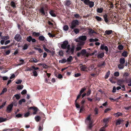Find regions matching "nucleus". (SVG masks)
<instances>
[{"mask_svg":"<svg viewBox=\"0 0 131 131\" xmlns=\"http://www.w3.org/2000/svg\"><path fill=\"white\" fill-rule=\"evenodd\" d=\"M68 44V42L67 40H65L63 42L62 44H61V47L62 49H67L66 51V53L73 54L74 53L75 46L74 45H72L71 48H70V45Z\"/></svg>","mask_w":131,"mask_h":131,"instance_id":"nucleus-1","label":"nucleus"},{"mask_svg":"<svg viewBox=\"0 0 131 131\" xmlns=\"http://www.w3.org/2000/svg\"><path fill=\"white\" fill-rule=\"evenodd\" d=\"M16 1H11L10 3V5L12 7H9V12L10 13H13L14 14H16L17 13V11H16Z\"/></svg>","mask_w":131,"mask_h":131,"instance_id":"nucleus-2","label":"nucleus"},{"mask_svg":"<svg viewBox=\"0 0 131 131\" xmlns=\"http://www.w3.org/2000/svg\"><path fill=\"white\" fill-rule=\"evenodd\" d=\"M48 9V6L47 4L42 5L40 8L39 11L41 15L43 16L45 15V13Z\"/></svg>","mask_w":131,"mask_h":131,"instance_id":"nucleus-3","label":"nucleus"},{"mask_svg":"<svg viewBox=\"0 0 131 131\" xmlns=\"http://www.w3.org/2000/svg\"><path fill=\"white\" fill-rule=\"evenodd\" d=\"M79 24V21L77 20H72L71 23V25H70V28L73 29L75 28L77 26H78Z\"/></svg>","mask_w":131,"mask_h":131,"instance_id":"nucleus-4","label":"nucleus"},{"mask_svg":"<svg viewBox=\"0 0 131 131\" xmlns=\"http://www.w3.org/2000/svg\"><path fill=\"white\" fill-rule=\"evenodd\" d=\"M9 38V36L7 35V36H3L1 38L2 40H1L0 42L1 45H3L5 41L8 39Z\"/></svg>","mask_w":131,"mask_h":131,"instance_id":"nucleus-5","label":"nucleus"},{"mask_svg":"<svg viewBox=\"0 0 131 131\" xmlns=\"http://www.w3.org/2000/svg\"><path fill=\"white\" fill-rule=\"evenodd\" d=\"M86 51L85 49H83L81 50L80 52H78L77 53V55L78 57H79L81 55L83 56L85 55L86 53Z\"/></svg>","mask_w":131,"mask_h":131,"instance_id":"nucleus-6","label":"nucleus"},{"mask_svg":"<svg viewBox=\"0 0 131 131\" xmlns=\"http://www.w3.org/2000/svg\"><path fill=\"white\" fill-rule=\"evenodd\" d=\"M14 39L18 42H20L22 39V38L19 34H17L15 36Z\"/></svg>","mask_w":131,"mask_h":131,"instance_id":"nucleus-7","label":"nucleus"},{"mask_svg":"<svg viewBox=\"0 0 131 131\" xmlns=\"http://www.w3.org/2000/svg\"><path fill=\"white\" fill-rule=\"evenodd\" d=\"M100 49L102 50H105L106 52V54H107L108 50L107 47L106 46H105L104 44H102L101 45L100 47Z\"/></svg>","mask_w":131,"mask_h":131,"instance_id":"nucleus-8","label":"nucleus"},{"mask_svg":"<svg viewBox=\"0 0 131 131\" xmlns=\"http://www.w3.org/2000/svg\"><path fill=\"white\" fill-rule=\"evenodd\" d=\"M13 106V105L12 104L9 105L7 107L6 110V112L8 113H10L12 110Z\"/></svg>","mask_w":131,"mask_h":131,"instance_id":"nucleus-9","label":"nucleus"},{"mask_svg":"<svg viewBox=\"0 0 131 131\" xmlns=\"http://www.w3.org/2000/svg\"><path fill=\"white\" fill-rule=\"evenodd\" d=\"M80 65H82L80 67V70L81 71H88L86 70L87 67L85 65H82V64H81Z\"/></svg>","mask_w":131,"mask_h":131,"instance_id":"nucleus-10","label":"nucleus"},{"mask_svg":"<svg viewBox=\"0 0 131 131\" xmlns=\"http://www.w3.org/2000/svg\"><path fill=\"white\" fill-rule=\"evenodd\" d=\"M49 13L52 17H55L56 16V12L54 10H50L49 12Z\"/></svg>","mask_w":131,"mask_h":131,"instance_id":"nucleus-11","label":"nucleus"},{"mask_svg":"<svg viewBox=\"0 0 131 131\" xmlns=\"http://www.w3.org/2000/svg\"><path fill=\"white\" fill-rule=\"evenodd\" d=\"M64 3V5L66 7H69L71 4V2L69 0H67Z\"/></svg>","mask_w":131,"mask_h":131,"instance_id":"nucleus-12","label":"nucleus"},{"mask_svg":"<svg viewBox=\"0 0 131 131\" xmlns=\"http://www.w3.org/2000/svg\"><path fill=\"white\" fill-rule=\"evenodd\" d=\"M125 81V80L123 79L118 80L117 81V84L119 86H121L122 84Z\"/></svg>","mask_w":131,"mask_h":131,"instance_id":"nucleus-13","label":"nucleus"},{"mask_svg":"<svg viewBox=\"0 0 131 131\" xmlns=\"http://www.w3.org/2000/svg\"><path fill=\"white\" fill-rule=\"evenodd\" d=\"M103 17L104 19V21L106 23H108L109 22V20L108 18V16L107 14H105L104 15H103Z\"/></svg>","mask_w":131,"mask_h":131,"instance_id":"nucleus-14","label":"nucleus"},{"mask_svg":"<svg viewBox=\"0 0 131 131\" xmlns=\"http://www.w3.org/2000/svg\"><path fill=\"white\" fill-rule=\"evenodd\" d=\"M94 2L92 1H90L87 5L89 6V7L91 8L94 6Z\"/></svg>","mask_w":131,"mask_h":131,"instance_id":"nucleus-15","label":"nucleus"},{"mask_svg":"<svg viewBox=\"0 0 131 131\" xmlns=\"http://www.w3.org/2000/svg\"><path fill=\"white\" fill-rule=\"evenodd\" d=\"M123 115V114L122 113L119 112H118L117 113L113 114L114 116L116 117H118L120 116H122Z\"/></svg>","mask_w":131,"mask_h":131,"instance_id":"nucleus-16","label":"nucleus"},{"mask_svg":"<svg viewBox=\"0 0 131 131\" xmlns=\"http://www.w3.org/2000/svg\"><path fill=\"white\" fill-rule=\"evenodd\" d=\"M129 75V74L127 72L125 73L123 75V77L125 79V81L127 82V78L128 76Z\"/></svg>","mask_w":131,"mask_h":131,"instance_id":"nucleus-17","label":"nucleus"},{"mask_svg":"<svg viewBox=\"0 0 131 131\" xmlns=\"http://www.w3.org/2000/svg\"><path fill=\"white\" fill-rule=\"evenodd\" d=\"M124 121L123 120L119 118L117 120L116 123V125H119L121 124V122H123Z\"/></svg>","mask_w":131,"mask_h":131,"instance_id":"nucleus-18","label":"nucleus"},{"mask_svg":"<svg viewBox=\"0 0 131 131\" xmlns=\"http://www.w3.org/2000/svg\"><path fill=\"white\" fill-rule=\"evenodd\" d=\"M29 61L30 62L36 63L38 62L39 60H37L35 58H33L30 59Z\"/></svg>","mask_w":131,"mask_h":131,"instance_id":"nucleus-19","label":"nucleus"},{"mask_svg":"<svg viewBox=\"0 0 131 131\" xmlns=\"http://www.w3.org/2000/svg\"><path fill=\"white\" fill-rule=\"evenodd\" d=\"M79 39L81 40L85 41L86 40L87 38L86 36H83L80 37Z\"/></svg>","mask_w":131,"mask_h":131,"instance_id":"nucleus-20","label":"nucleus"},{"mask_svg":"<svg viewBox=\"0 0 131 131\" xmlns=\"http://www.w3.org/2000/svg\"><path fill=\"white\" fill-rule=\"evenodd\" d=\"M28 110H33L34 112H37L38 111V108L35 106H32L30 107L29 108Z\"/></svg>","mask_w":131,"mask_h":131,"instance_id":"nucleus-21","label":"nucleus"},{"mask_svg":"<svg viewBox=\"0 0 131 131\" xmlns=\"http://www.w3.org/2000/svg\"><path fill=\"white\" fill-rule=\"evenodd\" d=\"M104 52H102L97 55V57L99 59L103 57H104Z\"/></svg>","mask_w":131,"mask_h":131,"instance_id":"nucleus-22","label":"nucleus"},{"mask_svg":"<svg viewBox=\"0 0 131 131\" xmlns=\"http://www.w3.org/2000/svg\"><path fill=\"white\" fill-rule=\"evenodd\" d=\"M119 61L120 63L124 64L125 62V60L124 58H122L119 59Z\"/></svg>","mask_w":131,"mask_h":131,"instance_id":"nucleus-23","label":"nucleus"},{"mask_svg":"<svg viewBox=\"0 0 131 131\" xmlns=\"http://www.w3.org/2000/svg\"><path fill=\"white\" fill-rule=\"evenodd\" d=\"M103 10V8H98L97 9V12L98 13H102Z\"/></svg>","mask_w":131,"mask_h":131,"instance_id":"nucleus-24","label":"nucleus"},{"mask_svg":"<svg viewBox=\"0 0 131 131\" xmlns=\"http://www.w3.org/2000/svg\"><path fill=\"white\" fill-rule=\"evenodd\" d=\"M124 67V66L123 64L120 63L118 65V68L119 69H122Z\"/></svg>","mask_w":131,"mask_h":131,"instance_id":"nucleus-25","label":"nucleus"},{"mask_svg":"<svg viewBox=\"0 0 131 131\" xmlns=\"http://www.w3.org/2000/svg\"><path fill=\"white\" fill-rule=\"evenodd\" d=\"M122 56L125 57H126L128 55V52L127 51H124L122 53Z\"/></svg>","mask_w":131,"mask_h":131,"instance_id":"nucleus-26","label":"nucleus"},{"mask_svg":"<svg viewBox=\"0 0 131 131\" xmlns=\"http://www.w3.org/2000/svg\"><path fill=\"white\" fill-rule=\"evenodd\" d=\"M89 34H93V33H95L96 34V32L94 31V30H93L92 29H89Z\"/></svg>","mask_w":131,"mask_h":131,"instance_id":"nucleus-27","label":"nucleus"},{"mask_svg":"<svg viewBox=\"0 0 131 131\" xmlns=\"http://www.w3.org/2000/svg\"><path fill=\"white\" fill-rule=\"evenodd\" d=\"M95 18L97 21H102L103 20V19L102 18L97 16L95 17Z\"/></svg>","mask_w":131,"mask_h":131,"instance_id":"nucleus-28","label":"nucleus"},{"mask_svg":"<svg viewBox=\"0 0 131 131\" xmlns=\"http://www.w3.org/2000/svg\"><path fill=\"white\" fill-rule=\"evenodd\" d=\"M73 29V31H74V33L76 34H78L80 31L79 29L77 28H74Z\"/></svg>","mask_w":131,"mask_h":131,"instance_id":"nucleus-29","label":"nucleus"},{"mask_svg":"<svg viewBox=\"0 0 131 131\" xmlns=\"http://www.w3.org/2000/svg\"><path fill=\"white\" fill-rule=\"evenodd\" d=\"M112 31L110 30H106L105 32V33L107 35H110L112 33Z\"/></svg>","mask_w":131,"mask_h":131,"instance_id":"nucleus-30","label":"nucleus"},{"mask_svg":"<svg viewBox=\"0 0 131 131\" xmlns=\"http://www.w3.org/2000/svg\"><path fill=\"white\" fill-rule=\"evenodd\" d=\"M41 41H43L45 39V37L43 36H40L38 38Z\"/></svg>","mask_w":131,"mask_h":131,"instance_id":"nucleus-31","label":"nucleus"},{"mask_svg":"<svg viewBox=\"0 0 131 131\" xmlns=\"http://www.w3.org/2000/svg\"><path fill=\"white\" fill-rule=\"evenodd\" d=\"M109 121V118H105L103 119V122L105 124H107Z\"/></svg>","mask_w":131,"mask_h":131,"instance_id":"nucleus-32","label":"nucleus"},{"mask_svg":"<svg viewBox=\"0 0 131 131\" xmlns=\"http://www.w3.org/2000/svg\"><path fill=\"white\" fill-rule=\"evenodd\" d=\"M41 66H42L44 68L47 69L48 68V66L46 64L44 63H40L39 64Z\"/></svg>","mask_w":131,"mask_h":131,"instance_id":"nucleus-33","label":"nucleus"},{"mask_svg":"<svg viewBox=\"0 0 131 131\" xmlns=\"http://www.w3.org/2000/svg\"><path fill=\"white\" fill-rule=\"evenodd\" d=\"M85 110L84 106V105H82L80 109L79 112V113H81Z\"/></svg>","mask_w":131,"mask_h":131,"instance_id":"nucleus-34","label":"nucleus"},{"mask_svg":"<svg viewBox=\"0 0 131 131\" xmlns=\"http://www.w3.org/2000/svg\"><path fill=\"white\" fill-rule=\"evenodd\" d=\"M73 58L71 56H70L69 58H67V61L68 62H71Z\"/></svg>","mask_w":131,"mask_h":131,"instance_id":"nucleus-35","label":"nucleus"},{"mask_svg":"<svg viewBox=\"0 0 131 131\" xmlns=\"http://www.w3.org/2000/svg\"><path fill=\"white\" fill-rule=\"evenodd\" d=\"M69 29V27L67 25H65L63 27V30L65 31H67Z\"/></svg>","mask_w":131,"mask_h":131,"instance_id":"nucleus-36","label":"nucleus"},{"mask_svg":"<svg viewBox=\"0 0 131 131\" xmlns=\"http://www.w3.org/2000/svg\"><path fill=\"white\" fill-rule=\"evenodd\" d=\"M25 102V99H23L19 101L18 102V103L19 105H21L23 102Z\"/></svg>","mask_w":131,"mask_h":131,"instance_id":"nucleus-37","label":"nucleus"},{"mask_svg":"<svg viewBox=\"0 0 131 131\" xmlns=\"http://www.w3.org/2000/svg\"><path fill=\"white\" fill-rule=\"evenodd\" d=\"M32 38V37L31 36H29L27 37L26 39V40L28 42H30L31 41Z\"/></svg>","mask_w":131,"mask_h":131,"instance_id":"nucleus-38","label":"nucleus"},{"mask_svg":"<svg viewBox=\"0 0 131 131\" xmlns=\"http://www.w3.org/2000/svg\"><path fill=\"white\" fill-rule=\"evenodd\" d=\"M34 48L35 50H38L39 52L40 53H42L43 52L42 50L40 48H38L37 47H34Z\"/></svg>","mask_w":131,"mask_h":131,"instance_id":"nucleus-39","label":"nucleus"},{"mask_svg":"<svg viewBox=\"0 0 131 131\" xmlns=\"http://www.w3.org/2000/svg\"><path fill=\"white\" fill-rule=\"evenodd\" d=\"M35 119L36 121L39 122L41 119V118L40 116H37L35 117Z\"/></svg>","mask_w":131,"mask_h":131,"instance_id":"nucleus-40","label":"nucleus"},{"mask_svg":"<svg viewBox=\"0 0 131 131\" xmlns=\"http://www.w3.org/2000/svg\"><path fill=\"white\" fill-rule=\"evenodd\" d=\"M32 35L38 37L40 35V33L39 32H34L32 33Z\"/></svg>","mask_w":131,"mask_h":131,"instance_id":"nucleus-41","label":"nucleus"},{"mask_svg":"<svg viewBox=\"0 0 131 131\" xmlns=\"http://www.w3.org/2000/svg\"><path fill=\"white\" fill-rule=\"evenodd\" d=\"M7 120L6 118H4L2 117H0V123L5 121Z\"/></svg>","mask_w":131,"mask_h":131,"instance_id":"nucleus-42","label":"nucleus"},{"mask_svg":"<svg viewBox=\"0 0 131 131\" xmlns=\"http://www.w3.org/2000/svg\"><path fill=\"white\" fill-rule=\"evenodd\" d=\"M29 45H28L27 44H25L23 46V49L24 50H25L27 49Z\"/></svg>","mask_w":131,"mask_h":131,"instance_id":"nucleus-43","label":"nucleus"},{"mask_svg":"<svg viewBox=\"0 0 131 131\" xmlns=\"http://www.w3.org/2000/svg\"><path fill=\"white\" fill-rule=\"evenodd\" d=\"M118 48L119 50H121L123 49L124 46L122 45H119L118 46Z\"/></svg>","mask_w":131,"mask_h":131,"instance_id":"nucleus-44","label":"nucleus"},{"mask_svg":"<svg viewBox=\"0 0 131 131\" xmlns=\"http://www.w3.org/2000/svg\"><path fill=\"white\" fill-rule=\"evenodd\" d=\"M110 74V71H108L106 74L105 78V79H107Z\"/></svg>","mask_w":131,"mask_h":131,"instance_id":"nucleus-45","label":"nucleus"},{"mask_svg":"<svg viewBox=\"0 0 131 131\" xmlns=\"http://www.w3.org/2000/svg\"><path fill=\"white\" fill-rule=\"evenodd\" d=\"M7 89L6 88H4L3 89L0 94V95H2L3 94H4L7 91Z\"/></svg>","mask_w":131,"mask_h":131,"instance_id":"nucleus-46","label":"nucleus"},{"mask_svg":"<svg viewBox=\"0 0 131 131\" xmlns=\"http://www.w3.org/2000/svg\"><path fill=\"white\" fill-rule=\"evenodd\" d=\"M81 1H83L84 4L87 5L90 1V0H81Z\"/></svg>","mask_w":131,"mask_h":131,"instance_id":"nucleus-47","label":"nucleus"},{"mask_svg":"<svg viewBox=\"0 0 131 131\" xmlns=\"http://www.w3.org/2000/svg\"><path fill=\"white\" fill-rule=\"evenodd\" d=\"M114 75L115 77H118L119 76V73L118 72L116 71L114 73Z\"/></svg>","mask_w":131,"mask_h":131,"instance_id":"nucleus-48","label":"nucleus"},{"mask_svg":"<svg viewBox=\"0 0 131 131\" xmlns=\"http://www.w3.org/2000/svg\"><path fill=\"white\" fill-rule=\"evenodd\" d=\"M55 75L56 77L59 79H61L62 78V75L60 74H56Z\"/></svg>","mask_w":131,"mask_h":131,"instance_id":"nucleus-49","label":"nucleus"},{"mask_svg":"<svg viewBox=\"0 0 131 131\" xmlns=\"http://www.w3.org/2000/svg\"><path fill=\"white\" fill-rule=\"evenodd\" d=\"M43 47L44 50H45V51L47 52H50V51L48 49L46 48L45 46V45H43Z\"/></svg>","mask_w":131,"mask_h":131,"instance_id":"nucleus-50","label":"nucleus"},{"mask_svg":"<svg viewBox=\"0 0 131 131\" xmlns=\"http://www.w3.org/2000/svg\"><path fill=\"white\" fill-rule=\"evenodd\" d=\"M23 87H24L23 85H18L17 86V89H18V90H20L22 89L23 88Z\"/></svg>","mask_w":131,"mask_h":131,"instance_id":"nucleus-51","label":"nucleus"},{"mask_svg":"<svg viewBox=\"0 0 131 131\" xmlns=\"http://www.w3.org/2000/svg\"><path fill=\"white\" fill-rule=\"evenodd\" d=\"M105 61H103L102 63H99L98 65L99 67H101L102 66L105 64Z\"/></svg>","mask_w":131,"mask_h":131,"instance_id":"nucleus-52","label":"nucleus"},{"mask_svg":"<svg viewBox=\"0 0 131 131\" xmlns=\"http://www.w3.org/2000/svg\"><path fill=\"white\" fill-rule=\"evenodd\" d=\"M67 61V60L66 59H63L61 60H60L59 62L60 63H64Z\"/></svg>","mask_w":131,"mask_h":131,"instance_id":"nucleus-53","label":"nucleus"},{"mask_svg":"<svg viewBox=\"0 0 131 131\" xmlns=\"http://www.w3.org/2000/svg\"><path fill=\"white\" fill-rule=\"evenodd\" d=\"M95 115H96L98 114V109L97 108H95L94 110Z\"/></svg>","mask_w":131,"mask_h":131,"instance_id":"nucleus-54","label":"nucleus"},{"mask_svg":"<svg viewBox=\"0 0 131 131\" xmlns=\"http://www.w3.org/2000/svg\"><path fill=\"white\" fill-rule=\"evenodd\" d=\"M48 35L50 37L53 38L55 36V35L52 34L50 32H49L48 34Z\"/></svg>","mask_w":131,"mask_h":131,"instance_id":"nucleus-55","label":"nucleus"},{"mask_svg":"<svg viewBox=\"0 0 131 131\" xmlns=\"http://www.w3.org/2000/svg\"><path fill=\"white\" fill-rule=\"evenodd\" d=\"M24 60L22 59H20L19 60V62L20 63L18 64V65H21L23 64L24 63Z\"/></svg>","mask_w":131,"mask_h":131,"instance_id":"nucleus-56","label":"nucleus"},{"mask_svg":"<svg viewBox=\"0 0 131 131\" xmlns=\"http://www.w3.org/2000/svg\"><path fill=\"white\" fill-rule=\"evenodd\" d=\"M86 89L84 88H82L80 91L79 94L81 95L82 94L84 91Z\"/></svg>","mask_w":131,"mask_h":131,"instance_id":"nucleus-57","label":"nucleus"},{"mask_svg":"<svg viewBox=\"0 0 131 131\" xmlns=\"http://www.w3.org/2000/svg\"><path fill=\"white\" fill-rule=\"evenodd\" d=\"M92 122H89V125L88 126V127L89 129H91V128H92V127L93 125H92Z\"/></svg>","mask_w":131,"mask_h":131,"instance_id":"nucleus-58","label":"nucleus"},{"mask_svg":"<svg viewBox=\"0 0 131 131\" xmlns=\"http://www.w3.org/2000/svg\"><path fill=\"white\" fill-rule=\"evenodd\" d=\"M33 75L34 77H37L38 75L36 71L34 70L33 71Z\"/></svg>","mask_w":131,"mask_h":131,"instance_id":"nucleus-59","label":"nucleus"},{"mask_svg":"<svg viewBox=\"0 0 131 131\" xmlns=\"http://www.w3.org/2000/svg\"><path fill=\"white\" fill-rule=\"evenodd\" d=\"M111 108H108L106 109L104 111V112L105 113H107L108 111H111Z\"/></svg>","mask_w":131,"mask_h":131,"instance_id":"nucleus-60","label":"nucleus"},{"mask_svg":"<svg viewBox=\"0 0 131 131\" xmlns=\"http://www.w3.org/2000/svg\"><path fill=\"white\" fill-rule=\"evenodd\" d=\"M22 81L20 80H18L15 83L17 84H20L21 83Z\"/></svg>","mask_w":131,"mask_h":131,"instance_id":"nucleus-61","label":"nucleus"},{"mask_svg":"<svg viewBox=\"0 0 131 131\" xmlns=\"http://www.w3.org/2000/svg\"><path fill=\"white\" fill-rule=\"evenodd\" d=\"M6 101H5V102L3 103L2 105L0 106V109H1L4 107L6 104Z\"/></svg>","mask_w":131,"mask_h":131,"instance_id":"nucleus-62","label":"nucleus"},{"mask_svg":"<svg viewBox=\"0 0 131 131\" xmlns=\"http://www.w3.org/2000/svg\"><path fill=\"white\" fill-rule=\"evenodd\" d=\"M27 91L26 90H24L21 92V93L22 95H24L26 93Z\"/></svg>","mask_w":131,"mask_h":131,"instance_id":"nucleus-63","label":"nucleus"},{"mask_svg":"<svg viewBox=\"0 0 131 131\" xmlns=\"http://www.w3.org/2000/svg\"><path fill=\"white\" fill-rule=\"evenodd\" d=\"M86 101L85 99H83L81 102V104L82 105H84V104L85 102Z\"/></svg>","mask_w":131,"mask_h":131,"instance_id":"nucleus-64","label":"nucleus"}]
</instances>
